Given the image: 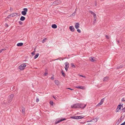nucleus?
<instances>
[{
	"label": "nucleus",
	"mask_w": 125,
	"mask_h": 125,
	"mask_svg": "<svg viewBox=\"0 0 125 125\" xmlns=\"http://www.w3.org/2000/svg\"><path fill=\"white\" fill-rule=\"evenodd\" d=\"M23 44L22 43H19L17 44V46H22Z\"/></svg>",
	"instance_id": "f3484780"
},
{
	"label": "nucleus",
	"mask_w": 125,
	"mask_h": 125,
	"mask_svg": "<svg viewBox=\"0 0 125 125\" xmlns=\"http://www.w3.org/2000/svg\"><path fill=\"white\" fill-rule=\"evenodd\" d=\"M80 24L79 23H76L75 24V27L76 29H78L79 27Z\"/></svg>",
	"instance_id": "f8f14e48"
},
{
	"label": "nucleus",
	"mask_w": 125,
	"mask_h": 125,
	"mask_svg": "<svg viewBox=\"0 0 125 125\" xmlns=\"http://www.w3.org/2000/svg\"><path fill=\"white\" fill-rule=\"evenodd\" d=\"M6 27H8V25L7 24H6Z\"/></svg>",
	"instance_id": "8fccbe9b"
},
{
	"label": "nucleus",
	"mask_w": 125,
	"mask_h": 125,
	"mask_svg": "<svg viewBox=\"0 0 125 125\" xmlns=\"http://www.w3.org/2000/svg\"><path fill=\"white\" fill-rule=\"evenodd\" d=\"M31 54H34V53L33 52H32L31 53Z\"/></svg>",
	"instance_id": "3c124183"
},
{
	"label": "nucleus",
	"mask_w": 125,
	"mask_h": 125,
	"mask_svg": "<svg viewBox=\"0 0 125 125\" xmlns=\"http://www.w3.org/2000/svg\"><path fill=\"white\" fill-rule=\"evenodd\" d=\"M122 112H125V107H124L122 110Z\"/></svg>",
	"instance_id": "2f4dec72"
},
{
	"label": "nucleus",
	"mask_w": 125,
	"mask_h": 125,
	"mask_svg": "<svg viewBox=\"0 0 125 125\" xmlns=\"http://www.w3.org/2000/svg\"><path fill=\"white\" fill-rule=\"evenodd\" d=\"M104 98H103L101 100L100 102L97 104V106H100V105H102L103 103L104 102Z\"/></svg>",
	"instance_id": "9d476101"
},
{
	"label": "nucleus",
	"mask_w": 125,
	"mask_h": 125,
	"mask_svg": "<svg viewBox=\"0 0 125 125\" xmlns=\"http://www.w3.org/2000/svg\"><path fill=\"white\" fill-rule=\"evenodd\" d=\"M60 3V0H57L54 1L53 3L55 5H58Z\"/></svg>",
	"instance_id": "9b49d317"
},
{
	"label": "nucleus",
	"mask_w": 125,
	"mask_h": 125,
	"mask_svg": "<svg viewBox=\"0 0 125 125\" xmlns=\"http://www.w3.org/2000/svg\"><path fill=\"white\" fill-rule=\"evenodd\" d=\"M122 101L123 102L125 101V99L124 98H123L122 99Z\"/></svg>",
	"instance_id": "ea45409f"
},
{
	"label": "nucleus",
	"mask_w": 125,
	"mask_h": 125,
	"mask_svg": "<svg viewBox=\"0 0 125 125\" xmlns=\"http://www.w3.org/2000/svg\"><path fill=\"white\" fill-rule=\"evenodd\" d=\"M52 27L53 28L55 29L57 28V26L55 24H53L52 25Z\"/></svg>",
	"instance_id": "a211bd4d"
},
{
	"label": "nucleus",
	"mask_w": 125,
	"mask_h": 125,
	"mask_svg": "<svg viewBox=\"0 0 125 125\" xmlns=\"http://www.w3.org/2000/svg\"><path fill=\"white\" fill-rule=\"evenodd\" d=\"M108 77H105L104 78L103 81H105L108 80Z\"/></svg>",
	"instance_id": "412c9836"
},
{
	"label": "nucleus",
	"mask_w": 125,
	"mask_h": 125,
	"mask_svg": "<svg viewBox=\"0 0 125 125\" xmlns=\"http://www.w3.org/2000/svg\"><path fill=\"white\" fill-rule=\"evenodd\" d=\"M4 50V49H2L0 50V53H1L2 51Z\"/></svg>",
	"instance_id": "e433bc0d"
},
{
	"label": "nucleus",
	"mask_w": 125,
	"mask_h": 125,
	"mask_svg": "<svg viewBox=\"0 0 125 125\" xmlns=\"http://www.w3.org/2000/svg\"><path fill=\"white\" fill-rule=\"evenodd\" d=\"M25 19V18L24 17L22 16L20 18V20L21 21H23Z\"/></svg>",
	"instance_id": "6ab92c4d"
},
{
	"label": "nucleus",
	"mask_w": 125,
	"mask_h": 125,
	"mask_svg": "<svg viewBox=\"0 0 125 125\" xmlns=\"http://www.w3.org/2000/svg\"><path fill=\"white\" fill-rule=\"evenodd\" d=\"M19 24H22V22L21 21H19Z\"/></svg>",
	"instance_id": "a19ab883"
},
{
	"label": "nucleus",
	"mask_w": 125,
	"mask_h": 125,
	"mask_svg": "<svg viewBox=\"0 0 125 125\" xmlns=\"http://www.w3.org/2000/svg\"><path fill=\"white\" fill-rule=\"evenodd\" d=\"M26 63H24L21 64L19 66V69L21 70H22L24 69L26 66Z\"/></svg>",
	"instance_id": "f257e3e1"
},
{
	"label": "nucleus",
	"mask_w": 125,
	"mask_h": 125,
	"mask_svg": "<svg viewBox=\"0 0 125 125\" xmlns=\"http://www.w3.org/2000/svg\"><path fill=\"white\" fill-rule=\"evenodd\" d=\"M71 67L73 68H75V66L73 64V63H71Z\"/></svg>",
	"instance_id": "cd10ccee"
},
{
	"label": "nucleus",
	"mask_w": 125,
	"mask_h": 125,
	"mask_svg": "<svg viewBox=\"0 0 125 125\" xmlns=\"http://www.w3.org/2000/svg\"><path fill=\"white\" fill-rule=\"evenodd\" d=\"M53 97L54 98H55V97Z\"/></svg>",
	"instance_id": "13d9d810"
},
{
	"label": "nucleus",
	"mask_w": 125,
	"mask_h": 125,
	"mask_svg": "<svg viewBox=\"0 0 125 125\" xmlns=\"http://www.w3.org/2000/svg\"><path fill=\"white\" fill-rule=\"evenodd\" d=\"M64 64L65 65V69L66 71H67L68 70V68L69 67V64L68 62H66L64 63Z\"/></svg>",
	"instance_id": "423d86ee"
},
{
	"label": "nucleus",
	"mask_w": 125,
	"mask_h": 125,
	"mask_svg": "<svg viewBox=\"0 0 125 125\" xmlns=\"http://www.w3.org/2000/svg\"><path fill=\"white\" fill-rule=\"evenodd\" d=\"M87 125H89V124H88Z\"/></svg>",
	"instance_id": "bf43d9fd"
},
{
	"label": "nucleus",
	"mask_w": 125,
	"mask_h": 125,
	"mask_svg": "<svg viewBox=\"0 0 125 125\" xmlns=\"http://www.w3.org/2000/svg\"><path fill=\"white\" fill-rule=\"evenodd\" d=\"M93 16L94 20V21H95L96 19V15H95V16Z\"/></svg>",
	"instance_id": "c85d7f7f"
},
{
	"label": "nucleus",
	"mask_w": 125,
	"mask_h": 125,
	"mask_svg": "<svg viewBox=\"0 0 125 125\" xmlns=\"http://www.w3.org/2000/svg\"><path fill=\"white\" fill-rule=\"evenodd\" d=\"M79 75L81 77H84V78H85V77L84 76H83V75Z\"/></svg>",
	"instance_id": "72a5a7b5"
},
{
	"label": "nucleus",
	"mask_w": 125,
	"mask_h": 125,
	"mask_svg": "<svg viewBox=\"0 0 125 125\" xmlns=\"http://www.w3.org/2000/svg\"><path fill=\"white\" fill-rule=\"evenodd\" d=\"M90 60L92 62H94L95 61V60L94 59V58L92 57H91L90 58Z\"/></svg>",
	"instance_id": "4be33fe9"
},
{
	"label": "nucleus",
	"mask_w": 125,
	"mask_h": 125,
	"mask_svg": "<svg viewBox=\"0 0 125 125\" xmlns=\"http://www.w3.org/2000/svg\"><path fill=\"white\" fill-rule=\"evenodd\" d=\"M58 60V59H56L55 60Z\"/></svg>",
	"instance_id": "864d4df0"
},
{
	"label": "nucleus",
	"mask_w": 125,
	"mask_h": 125,
	"mask_svg": "<svg viewBox=\"0 0 125 125\" xmlns=\"http://www.w3.org/2000/svg\"><path fill=\"white\" fill-rule=\"evenodd\" d=\"M117 42H118V43H119V41H117Z\"/></svg>",
	"instance_id": "603ef678"
},
{
	"label": "nucleus",
	"mask_w": 125,
	"mask_h": 125,
	"mask_svg": "<svg viewBox=\"0 0 125 125\" xmlns=\"http://www.w3.org/2000/svg\"><path fill=\"white\" fill-rule=\"evenodd\" d=\"M13 96L14 95L13 94H11L8 97V103H7L6 104L9 103L11 101Z\"/></svg>",
	"instance_id": "7ed1b4c3"
},
{
	"label": "nucleus",
	"mask_w": 125,
	"mask_h": 125,
	"mask_svg": "<svg viewBox=\"0 0 125 125\" xmlns=\"http://www.w3.org/2000/svg\"><path fill=\"white\" fill-rule=\"evenodd\" d=\"M39 100L38 98H37L36 99V101L37 102H39Z\"/></svg>",
	"instance_id": "4c0bfd02"
},
{
	"label": "nucleus",
	"mask_w": 125,
	"mask_h": 125,
	"mask_svg": "<svg viewBox=\"0 0 125 125\" xmlns=\"http://www.w3.org/2000/svg\"><path fill=\"white\" fill-rule=\"evenodd\" d=\"M75 87L78 89H85V88L84 86H76Z\"/></svg>",
	"instance_id": "ddd939ff"
},
{
	"label": "nucleus",
	"mask_w": 125,
	"mask_h": 125,
	"mask_svg": "<svg viewBox=\"0 0 125 125\" xmlns=\"http://www.w3.org/2000/svg\"><path fill=\"white\" fill-rule=\"evenodd\" d=\"M77 31L79 33L81 32V31L79 29H77Z\"/></svg>",
	"instance_id": "473e14b6"
},
{
	"label": "nucleus",
	"mask_w": 125,
	"mask_h": 125,
	"mask_svg": "<svg viewBox=\"0 0 125 125\" xmlns=\"http://www.w3.org/2000/svg\"><path fill=\"white\" fill-rule=\"evenodd\" d=\"M123 67V65H120L119 66L117 67V69L121 68H122Z\"/></svg>",
	"instance_id": "5701e85b"
},
{
	"label": "nucleus",
	"mask_w": 125,
	"mask_h": 125,
	"mask_svg": "<svg viewBox=\"0 0 125 125\" xmlns=\"http://www.w3.org/2000/svg\"><path fill=\"white\" fill-rule=\"evenodd\" d=\"M47 73H44V75H46L47 74Z\"/></svg>",
	"instance_id": "c03bdc74"
},
{
	"label": "nucleus",
	"mask_w": 125,
	"mask_h": 125,
	"mask_svg": "<svg viewBox=\"0 0 125 125\" xmlns=\"http://www.w3.org/2000/svg\"><path fill=\"white\" fill-rule=\"evenodd\" d=\"M79 108L82 109H84L86 106V104H79Z\"/></svg>",
	"instance_id": "39448f33"
},
{
	"label": "nucleus",
	"mask_w": 125,
	"mask_h": 125,
	"mask_svg": "<svg viewBox=\"0 0 125 125\" xmlns=\"http://www.w3.org/2000/svg\"><path fill=\"white\" fill-rule=\"evenodd\" d=\"M11 10V8H10V10Z\"/></svg>",
	"instance_id": "6e6d98bb"
},
{
	"label": "nucleus",
	"mask_w": 125,
	"mask_h": 125,
	"mask_svg": "<svg viewBox=\"0 0 125 125\" xmlns=\"http://www.w3.org/2000/svg\"><path fill=\"white\" fill-rule=\"evenodd\" d=\"M125 125V121L124 122H123V123H122L120 125Z\"/></svg>",
	"instance_id": "58836bf2"
},
{
	"label": "nucleus",
	"mask_w": 125,
	"mask_h": 125,
	"mask_svg": "<svg viewBox=\"0 0 125 125\" xmlns=\"http://www.w3.org/2000/svg\"><path fill=\"white\" fill-rule=\"evenodd\" d=\"M17 13H15L10 15V16H11L12 17H14L17 16Z\"/></svg>",
	"instance_id": "dca6fc26"
},
{
	"label": "nucleus",
	"mask_w": 125,
	"mask_h": 125,
	"mask_svg": "<svg viewBox=\"0 0 125 125\" xmlns=\"http://www.w3.org/2000/svg\"><path fill=\"white\" fill-rule=\"evenodd\" d=\"M65 120L66 119L65 118H62L61 119H60L58 121H56V122H55V124H57L59 123L60 122L64 120Z\"/></svg>",
	"instance_id": "1a4fd4ad"
},
{
	"label": "nucleus",
	"mask_w": 125,
	"mask_h": 125,
	"mask_svg": "<svg viewBox=\"0 0 125 125\" xmlns=\"http://www.w3.org/2000/svg\"><path fill=\"white\" fill-rule=\"evenodd\" d=\"M84 117L83 115H81L78 116H73L71 117L72 119H79L83 118Z\"/></svg>",
	"instance_id": "f03ea898"
},
{
	"label": "nucleus",
	"mask_w": 125,
	"mask_h": 125,
	"mask_svg": "<svg viewBox=\"0 0 125 125\" xmlns=\"http://www.w3.org/2000/svg\"><path fill=\"white\" fill-rule=\"evenodd\" d=\"M39 53H37L35 56L34 57V59H36V58H37L39 56Z\"/></svg>",
	"instance_id": "393cba45"
},
{
	"label": "nucleus",
	"mask_w": 125,
	"mask_h": 125,
	"mask_svg": "<svg viewBox=\"0 0 125 125\" xmlns=\"http://www.w3.org/2000/svg\"><path fill=\"white\" fill-rule=\"evenodd\" d=\"M123 104L122 105H118L117 106V108L116 109V112H119V110H120L121 108V106H123Z\"/></svg>",
	"instance_id": "6e6552de"
},
{
	"label": "nucleus",
	"mask_w": 125,
	"mask_h": 125,
	"mask_svg": "<svg viewBox=\"0 0 125 125\" xmlns=\"http://www.w3.org/2000/svg\"><path fill=\"white\" fill-rule=\"evenodd\" d=\"M54 82L57 85L59 84V81L58 80H55L54 81Z\"/></svg>",
	"instance_id": "b1692460"
},
{
	"label": "nucleus",
	"mask_w": 125,
	"mask_h": 125,
	"mask_svg": "<svg viewBox=\"0 0 125 125\" xmlns=\"http://www.w3.org/2000/svg\"><path fill=\"white\" fill-rule=\"evenodd\" d=\"M105 37L107 39H109V36L108 35H106Z\"/></svg>",
	"instance_id": "c9c22d12"
},
{
	"label": "nucleus",
	"mask_w": 125,
	"mask_h": 125,
	"mask_svg": "<svg viewBox=\"0 0 125 125\" xmlns=\"http://www.w3.org/2000/svg\"><path fill=\"white\" fill-rule=\"evenodd\" d=\"M97 121V118H95L94 119H92V120L90 121L89 122H96Z\"/></svg>",
	"instance_id": "4468645a"
},
{
	"label": "nucleus",
	"mask_w": 125,
	"mask_h": 125,
	"mask_svg": "<svg viewBox=\"0 0 125 125\" xmlns=\"http://www.w3.org/2000/svg\"><path fill=\"white\" fill-rule=\"evenodd\" d=\"M95 6H96V5H97V3H96V2H95Z\"/></svg>",
	"instance_id": "49530a36"
},
{
	"label": "nucleus",
	"mask_w": 125,
	"mask_h": 125,
	"mask_svg": "<svg viewBox=\"0 0 125 125\" xmlns=\"http://www.w3.org/2000/svg\"><path fill=\"white\" fill-rule=\"evenodd\" d=\"M61 73H62V74L63 75V76H64V77L65 76V74L63 72L62 70Z\"/></svg>",
	"instance_id": "bb28decb"
},
{
	"label": "nucleus",
	"mask_w": 125,
	"mask_h": 125,
	"mask_svg": "<svg viewBox=\"0 0 125 125\" xmlns=\"http://www.w3.org/2000/svg\"><path fill=\"white\" fill-rule=\"evenodd\" d=\"M11 10V8H10V10Z\"/></svg>",
	"instance_id": "4d7b16f0"
},
{
	"label": "nucleus",
	"mask_w": 125,
	"mask_h": 125,
	"mask_svg": "<svg viewBox=\"0 0 125 125\" xmlns=\"http://www.w3.org/2000/svg\"><path fill=\"white\" fill-rule=\"evenodd\" d=\"M67 89H70V90H73V89H71L70 88H67Z\"/></svg>",
	"instance_id": "79ce46f5"
},
{
	"label": "nucleus",
	"mask_w": 125,
	"mask_h": 125,
	"mask_svg": "<svg viewBox=\"0 0 125 125\" xmlns=\"http://www.w3.org/2000/svg\"><path fill=\"white\" fill-rule=\"evenodd\" d=\"M22 112L23 113H25L24 108V107H22Z\"/></svg>",
	"instance_id": "a878e982"
},
{
	"label": "nucleus",
	"mask_w": 125,
	"mask_h": 125,
	"mask_svg": "<svg viewBox=\"0 0 125 125\" xmlns=\"http://www.w3.org/2000/svg\"><path fill=\"white\" fill-rule=\"evenodd\" d=\"M89 121H88L87 122H90Z\"/></svg>",
	"instance_id": "5fc2aeb1"
},
{
	"label": "nucleus",
	"mask_w": 125,
	"mask_h": 125,
	"mask_svg": "<svg viewBox=\"0 0 125 125\" xmlns=\"http://www.w3.org/2000/svg\"><path fill=\"white\" fill-rule=\"evenodd\" d=\"M47 39V38H44V39H43L42 41V42L43 43H44V42H45L46 41V40Z\"/></svg>",
	"instance_id": "c756f323"
},
{
	"label": "nucleus",
	"mask_w": 125,
	"mask_h": 125,
	"mask_svg": "<svg viewBox=\"0 0 125 125\" xmlns=\"http://www.w3.org/2000/svg\"><path fill=\"white\" fill-rule=\"evenodd\" d=\"M71 107L74 108H79V104H75L72 105L71 106Z\"/></svg>",
	"instance_id": "0eeeda50"
},
{
	"label": "nucleus",
	"mask_w": 125,
	"mask_h": 125,
	"mask_svg": "<svg viewBox=\"0 0 125 125\" xmlns=\"http://www.w3.org/2000/svg\"><path fill=\"white\" fill-rule=\"evenodd\" d=\"M76 10H77V8H76V9H75V11H74V13H75V12L76 11Z\"/></svg>",
	"instance_id": "de8ad7c7"
},
{
	"label": "nucleus",
	"mask_w": 125,
	"mask_h": 125,
	"mask_svg": "<svg viewBox=\"0 0 125 125\" xmlns=\"http://www.w3.org/2000/svg\"><path fill=\"white\" fill-rule=\"evenodd\" d=\"M24 11H22L21 14L25 16L26 15L27 12L28 11V9L26 8H24L23 9Z\"/></svg>",
	"instance_id": "20e7f679"
},
{
	"label": "nucleus",
	"mask_w": 125,
	"mask_h": 125,
	"mask_svg": "<svg viewBox=\"0 0 125 125\" xmlns=\"http://www.w3.org/2000/svg\"><path fill=\"white\" fill-rule=\"evenodd\" d=\"M69 29L71 31L73 32L74 31V29L73 26H70L69 27Z\"/></svg>",
	"instance_id": "2eb2a0df"
},
{
	"label": "nucleus",
	"mask_w": 125,
	"mask_h": 125,
	"mask_svg": "<svg viewBox=\"0 0 125 125\" xmlns=\"http://www.w3.org/2000/svg\"><path fill=\"white\" fill-rule=\"evenodd\" d=\"M50 104L52 105L53 102L52 101H51L50 102Z\"/></svg>",
	"instance_id": "f704fd0d"
},
{
	"label": "nucleus",
	"mask_w": 125,
	"mask_h": 125,
	"mask_svg": "<svg viewBox=\"0 0 125 125\" xmlns=\"http://www.w3.org/2000/svg\"><path fill=\"white\" fill-rule=\"evenodd\" d=\"M89 12L90 13L92 14H93V16H95V15H96V14L94 13L93 12L91 11H89Z\"/></svg>",
	"instance_id": "aec40b11"
},
{
	"label": "nucleus",
	"mask_w": 125,
	"mask_h": 125,
	"mask_svg": "<svg viewBox=\"0 0 125 125\" xmlns=\"http://www.w3.org/2000/svg\"><path fill=\"white\" fill-rule=\"evenodd\" d=\"M51 79L53 80L54 79V78L52 77L51 78Z\"/></svg>",
	"instance_id": "09e8293b"
},
{
	"label": "nucleus",
	"mask_w": 125,
	"mask_h": 125,
	"mask_svg": "<svg viewBox=\"0 0 125 125\" xmlns=\"http://www.w3.org/2000/svg\"><path fill=\"white\" fill-rule=\"evenodd\" d=\"M85 123V122H80V123L81 124V123L84 124V123Z\"/></svg>",
	"instance_id": "a18cd8bd"
},
{
	"label": "nucleus",
	"mask_w": 125,
	"mask_h": 125,
	"mask_svg": "<svg viewBox=\"0 0 125 125\" xmlns=\"http://www.w3.org/2000/svg\"><path fill=\"white\" fill-rule=\"evenodd\" d=\"M75 15V13L74 12L72 14H71L70 15V16L71 17L72 16H74Z\"/></svg>",
	"instance_id": "7c9ffc66"
},
{
	"label": "nucleus",
	"mask_w": 125,
	"mask_h": 125,
	"mask_svg": "<svg viewBox=\"0 0 125 125\" xmlns=\"http://www.w3.org/2000/svg\"><path fill=\"white\" fill-rule=\"evenodd\" d=\"M124 118V117H122V116H121L120 117V120H121V119H123Z\"/></svg>",
	"instance_id": "37998d69"
}]
</instances>
